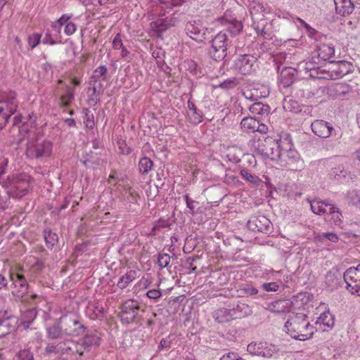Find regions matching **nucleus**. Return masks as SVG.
I'll use <instances>...</instances> for the list:
<instances>
[{"mask_svg":"<svg viewBox=\"0 0 360 360\" xmlns=\"http://www.w3.org/2000/svg\"><path fill=\"white\" fill-rule=\"evenodd\" d=\"M225 28L217 33L210 41V46L207 53L210 58L215 61H221L227 56L228 48L231 44L230 37H236L243 30L241 21L225 18L219 19Z\"/></svg>","mask_w":360,"mask_h":360,"instance_id":"1","label":"nucleus"},{"mask_svg":"<svg viewBox=\"0 0 360 360\" xmlns=\"http://www.w3.org/2000/svg\"><path fill=\"white\" fill-rule=\"evenodd\" d=\"M284 328L292 338L300 341L311 339L315 332L314 326L310 323L308 316L302 312L290 313Z\"/></svg>","mask_w":360,"mask_h":360,"instance_id":"2","label":"nucleus"},{"mask_svg":"<svg viewBox=\"0 0 360 360\" xmlns=\"http://www.w3.org/2000/svg\"><path fill=\"white\" fill-rule=\"evenodd\" d=\"M289 134H285L283 139H276L272 136L256 138L252 139V146L257 155L264 160L276 161L279 158V151L285 141L288 140Z\"/></svg>","mask_w":360,"mask_h":360,"instance_id":"3","label":"nucleus"},{"mask_svg":"<svg viewBox=\"0 0 360 360\" xmlns=\"http://www.w3.org/2000/svg\"><path fill=\"white\" fill-rule=\"evenodd\" d=\"M297 20L305 29L307 36L316 41V50L318 54L317 60L326 61L335 56V46L333 43L328 41L326 35L311 27L302 19L298 18Z\"/></svg>","mask_w":360,"mask_h":360,"instance_id":"4","label":"nucleus"},{"mask_svg":"<svg viewBox=\"0 0 360 360\" xmlns=\"http://www.w3.org/2000/svg\"><path fill=\"white\" fill-rule=\"evenodd\" d=\"M292 147V139L289 135V139L283 146L281 148L279 151V158L276 160L279 161L280 165L292 171H300L304 167V161L300 158L298 152Z\"/></svg>","mask_w":360,"mask_h":360,"instance_id":"5","label":"nucleus"},{"mask_svg":"<svg viewBox=\"0 0 360 360\" xmlns=\"http://www.w3.org/2000/svg\"><path fill=\"white\" fill-rule=\"evenodd\" d=\"M53 144L50 141L34 136L26 144L25 155L29 160H43L51 156Z\"/></svg>","mask_w":360,"mask_h":360,"instance_id":"6","label":"nucleus"},{"mask_svg":"<svg viewBox=\"0 0 360 360\" xmlns=\"http://www.w3.org/2000/svg\"><path fill=\"white\" fill-rule=\"evenodd\" d=\"M66 337H75L83 335L86 328L82 324L76 314L70 313L58 319Z\"/></svg>","mask_w":360,"mask_h":360,"instance_id":"7","label":"nucleus"},{"mask_svg":"<svg viewBox=\"0 0 360 360\" xmlns=\"http://www.w3.org/2000/svg\"><path fill=\"white\" fill-rule=\"evenodd\" d=\"M140 311L139 302L134 299H129L121 304L119 316L124 324L138 323L141 319Z\"/></svg>","mask_w":360,"mask_h":360,"instance_id":"8","label":"nucleus"},{"mask_svg":"<svg viewBox=\"0 0 360 360\" xmlns=\"http://www.w3.org/2000/svg\"><path fill=\"white\" fill-rule=\"evenodd\" d=\"M9 278L14 288L13 294L15 296L18 297L28 296L30 285L22 268H18L16 271L11 272Z\"/></svg>","mask_w":360,"mask_h":360,"instance_id":"9","label":"nucleus"},{"mask_svg":"<svg viewBox=\"0 0 360 360\" xmlns=\"http://www.w3.org/2000/svg\"><path fill=\"white\" fill-rule=\"evenodd\" d=\"M236 70L243 75H251L258 68L257 59L250 54L239 55L233 61Z\"/></svg>","mask_w":360,"mask_h":360,"instance_id":"10","label":"nucleus"},{"mask_svg":"<svg viewBox=\"0 0 360 360\" xmlns=\"http://www.w3.org/2000/svg\"><path fill=\"white\" fill-rule=\"evenodd\" d=\"M247 351L251 355L271 358L278 353L279 348L277 345L267 342H251L248 345Z\"/></svg>","mask_w":360,"mask_h":360,"instance_id":"11","label":"nucleus"},{"mask_svg":"<svg viewBox=\"0 0 360 360\" xmlns=\"http://www.w3.org/2000/svg\"><path fill=\"white\" fill-rule=\"evenodd\" d=\"M311 129L316 136L322 139H327L330 136L339 139L342 136L340 130H337L330 122L323 120H314L311 124Z\"/></svg>","mask_w":360,"mask_h":360,"instance_id":"12","label":"nucleus"},{"mask_svg":"<svg viewBox=\"0 0 360 360\" xmlns=\"http://www.w3.org/2000/svg\"><path fill=\"white\" fill-rule=\"evenodd\" d=\"M247 227L252 231L270 234L273 230L271 221L264 215H252L247 222Z\"/></svg>","mask_w":360,"mask_h":360,"instance_id":"13","label":"nucleus"},{"mask_svg":"<svg viewBox=\"0 0 360 360\" xmlns=\"http://www.w3.org/2000/svg\"><path fill=\"white\" fill-rule=\"evenodd\" d=\"M297 70L304 72L307 77L311 78H324L323 72L321 70L320 60L312 57L309 60H304L297 64Z\"/></svg>","mask_w":360,"mask_h":360,"instance_id":"14","label":"nucleus"},{"mask_svg":"<svg viewBox=\"0 0 360 360\" xmlns=\"http://www.w3.org/2000/svg\"><path fill=\"white\" fill-rule=\"evenodd\" d=\"M328 72H330L332 79H338L351 73L354 70V65L352 63L346 60H330Z\"/></svg>","mask_w":360,"mask_h":360,"instance_id":"15","label":"nucleus"},{"mask_svg":"<svg viewBox=\"0 0 360 360\" xmlns=\"http://www.w3.org/2000/svg\"><path fill=\"white\" fill-rule=\"evenodd\" d=\"M240 127L243 132L248 134L258 131L261 134H266L268 131V127L262 123L259 118L255 117H245L240 122Z\"/></svg>","mask_w":360,"mask_h":360,"instance_id":"16","label":"nucleus"},{"mask_svg":"<svg viewBox=\"0 0 360 360\" xmlns=\"http://www.w3.org/2000/svg\"><path fill=\"white\" fill-rule=\"evenodd\" d=\"M18 319L6 311H0V335L5 336L14 331Z\"/></svg>","mask_w":360,"mask_h":360,"instance_id":"17","label":"nucleus"},{"mask_svg":"<svg viewBox=\"0 0 360 360\" xmlns=\"http://www.w3.org/2000/svg\"><path fill=\"white\" fill-rule=\"evenodd\" d=\"M207 28L200 21H188L185 25L186 34L192 39L201 42L206 39Z\"/></svg>","mask_w":360,"mask_h":360,"instance_id":"18","label":"nucleus"},{"mask_svg":"<svg viewBox=\"0 0 360 360\" xmlns=\"http://www.w3.org/2000/svg\"><path fill=\"white\" fill-rule=\"evenodd\" d=\"M0 107L11 115H13L18 108L16 94L15 91L8 90L0 94Z\"/></svg>","mask_w":360,"mask_h":360,"instance_id":"19","label":"nucleus"},{"mask_svg":"<svg viewBox=\"0 0 360 360\" xmlns=\"http://www.w3.org/2000/svg\"><path fill=\"white\" fill-rule=\"evenodd\" d=\"M351 91L350 85L343 82L333 83L328 85L326 89V94L333 98H344Z\"/></svg>","mask_w":360,"mask_h":360,"instance_id":"20","label":"nucleus"},{"mask_svg":"<svg viewBox=\"0 0 360 360\" xmlns=\"http://www.w3.org/2000/svg\"><path fill=\"white\" fill-rule=\"evenodd\" d=\"M336 12L346 16L350 15L355 8H360V0H333Z\"/></svg>","mask_w":360,"mask_h":360,"instance_id":"21","label":"nucleus"},{"mask_svg":"<svg viewBox=\"0 0 360 360\" xmlns=\"http://www.w3.org/2000/svg\"><path fill=\"white\" fill-rule=\"evenodd\" d=\"M8 179L11 180V184L4 188L7 189V194L9 197L20 198L27 192V188L23 187L22 183L13 175L8 176Z\"/></svg>","mask_w":360,"mask_h":360,"instance_id":"22","label":"nucleus"},{"mask_svg":"<svg viewBox=\"0 0 360 360\" xmlns=\"http://www.w3.org/2000/svg\"><path fill=\"white\" fill-rule=\"evenodd\" d=\"M176 20L173 18H160L150 23L152 30L157 33V36L160 37L163 32L171 27H174Z\"/></svg>","mask_w":360,"mask_h":360,"instance_id":"23","label":"nucleus"},{"mask_svg":"<svg viewBox=\"0 0 360 360\" xmlns=\"http://www.w3.org/2000/svg\"><path fill=\"white\" fill-rule=\"evenodd\" d=\"M297 73V68L292 67L283 68L280 73V83L283 86V87H289L293 85Z\"/></svg>","mask_w":360,"mask_h":360,"instance_id":"24","label":"nucleus"},{"mask_svg":"<svg viewBox=\"0 0 360 360\" xmlns=\"http://www.w3.org/2000/svg\"><path fill=\"white\" fill-rule=\"evenodd\" d=\"M330 175L337 181L341 184H347L352 181L353 174L350 172L345 169L343 165H338L333 168Z\"/></svg>","mask_w":360,"mask_h":360,"instance_id":"25","label":"nucleus"},{"mask_svg":"<svg viewBox=\"0 0 360 360\" xmlns=\"http://www.w3.org/2000/svg\"><path fill=\"white\" fill-rule=\"evenodd\" d=\"M83 345L86 348V352H89L93 347H98L101 344V333L97 330H90L85 333L82 338Z\"/></svg>","mask_w":360,"mask_h":360,"instance_id":"26","label":"nucleus"},{"mask_svg":"<svg viewBox=\"0 0 360 360\" xmlns=\"http://www.w3.org/2000/svg\"><path fill=\"white\" fill-rule=\"evenodd\" d=\"M334 323V316L329 311H326L320 314L315 323L319 327V330L328 331L333 327Z\"/></svg>","mask_w":360,"mask_h":360,"instance_id":"27","label":"nucleus"},{"mask_svg":"<svg viewBox=\"0 0 360 360\" xmlns=\"http://www.w3.org/2000/svg\"><path fill=\"white\" fill-rule=\"evenodd\" d=\"M46 338L50 340L62 339L66 337L59 319H56L53 323H50L46 327Z\"/></svg>","mask_w":360,"mask_h":360,"instance_id":"28","label":"nucleus"},{"mask_svg":"<svg viewBox=\"0 0 360 360\" xmlns=\"http://www.w3.org/2000/svg\"><path fill=\"white\" fill-rule=\"evenodd\" d=\"M233 319H243L252 314V310L248 304L238 302L230 309Z\"/></svg>","mask_w":360,"mask_h":360,"instance_id":"29","label":"nucleus"},{"mask_svg":"<svg viewBox=\"0 0 360 360\" xmlns=\"http://www.w3.org/2000/svg\"><path fill=\"white\" fill-rule=\"evenodd\" d=\"M343 274L336 268L330 270L325 276V283L332 290L337 288L342 282Z\"/></svg>","mask_w":360,"mask_h":360,"instance_id":"30","label":"nucleus"},{"mask_svg":"<svg viewBox=\"0 0 360 360\" xmlns=\"http://www.w3.org/2000/svg\"><path fill=\"white\" fill-rule=\"evenodd\" d=\"M255 30L258 35H261L265 39L272 38V25L269 23L266 19H261L255 24Z\"/></svg>","mask_w":360,"mask_h":360,"instance_id":"31","label":"nucleus"},{"mask_svg":"<svg viewBox=\"0 0 360 360\" xmlns=\"http://www.w3.org/2000/svg\"><path fill=\"white\" fill-rule=\"evenodd\" d=\"M138 271L129 270L124 275L120 278L117 286L120 289L126 288L133 281L138 277Z\"/></svg>","mask_w":360,"mask_h":360,"instance_id":"32","label":"nucleus"},{"mask_svg":"<svg viewBox=\"0 0 360 360\" xmlns=\"http://www.w3.org/2000/svg\"><path fill=\"white\" fill-rule=\"evenodd\" d=\"M249 110L253 115L267 117L270 112V107L269 105L264 104L262 102H257L249 107Z\"/></svg>","mask_w":360,"mask_h":360,"instance_id":"33","label":"nucleus"},{"mask_svg":"<svg viewBox=\"0 0 360 360\" xmlns=\"http://www.w3.org/2000/svg\"><path fill=\"white\" fill-rule=\"evenodd\" d=\"M214 320L220 323L229 322L233 319L230 309L219 308L214 312Z\"/></svg>","mask_w":360,"mask_h":360,"instance_id":"34","label":"nucleus"},{"mask_svg":"<svg viewBox=\"0 0 360 360\" xmlns=\"http://www.w3.org/2000/svg\"><path fill=\"white\" fill-rule=\"evenodd\" d=\"M238 297H253L259 293L258 289L249 283H242L237 290Z\"/></svg>","mask_w":360,"mask_h":360,"instance_id":"35","label":"nucleus"},{"mask_svg":"<svg viewBox=\"0 0 360 360\" xmlns=\"http://www.w3.org/2000/svg\"><path fill=\"white\" fill-rule=\"evenodd\" d=\"M37 313L36 309L34 308L28 309L22 312L21 315L20 323L25 329L29 328L30 324L34 321L37 317Z\"/></svg>","mask_w":360,"mask_h":360,"instance_id":"36","label":"nucleus"},{"mask_svg":"<svg viewBox=\"0 0 360 360\" xmlns=\"http://www.w3.org/2000/svg\"><path fill=\"white\" fill-rule=\"evenodd\" d=\"M43 235L46 247L49 249L52 250L58 243V235L53 232L50 229H45L43 231Z\"/></svg>","mask_w":360,"mask_h":360,"instance_id":"37","label":"nucleus"},{"mask_svg":"<svg viewBox=\"0 0 360 360\" xmlns=\"http://www.w3.org/2000/svg\"><path fill=\"white\" fill-rule=\"evenodd\" d=\"M286 302L283 300H278L271 302L266 303V309L274 313H283L286 311Z\"/></svg>","mask_w":360,"mask_h":360,"instance_id":"38","label":"nucleus"},{"mask_svg":"<svg viewBox=\"0 0 360 360\" xmlns=\"http://www.w3.org/2000/svg\"><path fill=\"white\" fill-rule=\"evenodd\" d=\"M283 108L286 112L297 114L301 112V107L298 102L292 98H285L283 102Z\"/></svg>","mask_w":360,"mask_h":360,"instance_id":"39","label":"nucleus"},{"mask_svg":"<svg viewBox=\"0 0 360 360\" xmlns=\"http://www.w3.org/2000/svg\"><path fill=\"white\" fill-rule=\"evenodd\" d=\"M328 205V202L314 200L311 202V210L315 214L321 215L327 212L326 207Z\"/></svg>","mask_w":360,"mask_h":360,"instance_id":"40","label":"nucleus"},{"mask_svg":"<svg viewBox=\"0 0 360 360\" xmlns=\"http://www.w3.org/2000/svg\"><path fill=\"white\" fill-rule=\"evenodd\" d=\"M154 163L153 160L148 157H143L139 162V172L142 175H146L153 169Z\"/></svg>","mask_w":360,"mask_h":360,"instance_id":"41","label":"nucleus"},{"mask_svg":"<svg viewBox=\"0 0 360 360\" xmlns=\"http://www.w3.org/2000/svg\"><path fill=\"white\" fill-rule=\"evenodd\" d=\"M58 345L60 355L72 354V346L75 345V341L71 339H65L58 342Z\"/></svg>","mask_w":360,"mask_h":360,"instance_id":"42","label":"nucleus"},{"mask_svg":"<svg viewBox=\"0 0 360 360\" xmlns=\"http://www.w3.org/2000/svg\"><path fill=\"white\" fill-rule=\"evenodd\" d=\"M74 89L67 88L65 94L60 96V106L63 108L70 106L72 101L74 100Z\"/></svg>","mask_w":360,"mask_h":360,"instance_id":"43","label":"nucleus"},{"mask_svg":"<svg viewBox=\"0 0 360 360\" xmlns=\"http://www.w3.org/2000/svg\"><path fill=\"white\" fill-rule=\"evenodd\" d=\"M108 73V69L105 65H100L94 71V74L90 77V83H97L101 77L105 79L106 75Z\"/></svg>","mask_w":360,"mask_h":360,"instance_id":"44","label":"nucleus"},{"mask_svg":"<svg viewBox=\"0 0 360 360\" xmlns=\"http://www.w3.org/2000/svg\"><path fill=\"white\" fill-rule=\"evenodd\" d=\"M160 3L161 10L166 11L174 6H179L184 2V0H158Z\"/></svg>","mask_w":360,"mask_h":360,"instance_id":"45","label":"nucleus"},{"mask_svg":"<svg viewBox=\"0 0 360 360\" xmlns=\"http://www.w3.org/2000/svg\"><path fill=\"white\" fill-rule=\"evenodd\" d=\"M248 7L252 18H254V15L259 14L264 11L263 5H262L259 1L255 0H248Z\"/></svg>","mask_w":360,"mask_h":360,"instance_id":"46","label":"nucleus"},{"mask_svg":"<svg viewBox=\"0 0 360 360\" xmlns=\"http://www.w3.org/2000/svg\"><path fill=\"white\" fill-rule=\"evenodd\" d=\"M240 174L243 179L254 185H258L261 181V179L259 178V176L250 173L245 169H240Z\"/></svg>","mask_w":360,"mask_h":360,"instance_id":"47","label":"nucleus"},{"mask_svg":"<svg viewBox=\"0 0 360 360\" xmlns=\"http://www.w3.org/2000/svg\"><path fill=\"white\" fill-rule=\"evenodd\" d=\"M348 202L353 205H360V190L354 189L347 193Z\"/></svg>","mask_w":360,"mask_h":360,"instance_id":"48","label":"nucleus"},{"mask_svg":"<svg viewBox=\"0 0 360 360\" xmlns=\"http://www.w3.org/2000/svg\"><path fill=\"white\" fill-rule=\"evenodd\" d=\"M7 164L8 160L6 159H3L0 161V185H1L2 187L11 185L10 184L11 181L10 179H8V177L5 180L2 178L3 175L6 173Z\"/></svg>","mask_w":360,"mask_h":360,"instance_id":"49","label":"nucleus"},{"mask_svg":"<svg viewBox=\"0 0 360 360\" xmlns=\"http://www.w3.org/2000/svg\"><path fill=\"white\" fill-rule=\"evenodd\" d=\"M238 84V81L236 77H232L225 79L224 82L219 84V86L224 89H231Z\"/></svg>","mask_w":360,"mask_h":360,"instance_id":"50","label":"nucleus"},{"mask_svg":"<svg viewBox=\"0 0 360 360\" xmlns=\"http://www.w3.org/2000/svg\"><path fill=\"white\" fill-rule=\"evenodd\" d=\"M44 354L46 355H60L58 342H50L44 348Z\"/></svg>","mask_w":360,"mask_h":360,"instance_id":"51","label":"nucleus"},{"mask_svg":"<svg viewBox=\"0 0 360 360\" xmlns=\"http://www.w3.org/2000/svg\"><path fill=\"white\" fill-rule=\"evenodd\" d=\"M16 357L18 360H34V354L30 349L20 350Z\"/></svg>","mask_w":360,"mask_h":360,"instance_id":"52","label":"nucleus"},{"mask_svg":"<svg viewBox=\"0 0 360 360\" xmlns=\"http://www.w3.org/2000/svg\"><path fill=\"white\" fill-rule=\"evenodd\" d=\"M117 145L120 150V153L125 155H129L132 150L131 148L127 146L125 140L120 139L117 141Z\"/></svg>","mask_w":360,"mask_h":360,"instance_id":"53","label":"nucleus"},{"mask_svg":"<svg viewBox=\"0 0 360 360\" xmlns=\"http://www.w3.org/2000/svg\"><path fill=\"white\" fill-rule=\"evenodd\" d=\"M170 262V256L167 253H159L158 264L161 269L167 267Z\"/></svg>","mask_w":360,"mask_h":360,"instance_id":"54","label":"nucleus"},{"mask_svg":"<svg viewBox=\"0 0 360 360\" xmlns=\"http://www.w3.org/2000/svg\"><path fill=\"white\" fill-rule=\"evenodd\" d=\"M346 288L353 295L360 296V281L358 282H347Z\"/></svg>","mask_w":360,"mask_h":360,"instance_id":"55","label":"nucleus"},{"mask_svg":"<svg viewBox=\"0 0 360 360\" xmlns=\"http://www.w3.org/2000/svg\"><path fill=\"white\" fill-rule=\"evenodd\" d=\"M342 212L339 210L338 211H336L335 212L332 213V215L330 216V218L329 220L335 226H340V225L342 223Z\"/></svg>","mask_w":360,"mask_h":360,"instance_id":"56","label":"nucleus"},{"mask_svg":"<svg viewBox=\"0 0 360 360\" xmlns=\"http://www.w3.org/2000/svg\"><path fill=\"white\" fill-rule=\"evenodd\" d=\"M86 351V348L84 347V345H83V340L82 338L80 339L79 341L75 342V345L72 346V354H79L80 356L83 355L84 352Z\"/></svg>","mask_w":360,"mask_h":360,"instance_id":"57","label":"nucleus"},{"mask_svg":"<svg viewBox=\"0 0 360 360\" xmlns=\"http://www.w3.org/2000/svg\"><path fill=\"white\" fill-rule=\"evenodd\" d=\"M184 199L186 202V207L190 210L191 214L193 215L195 205H198V202L191 199L188 194L184 195Z\"/></svg>","mask_w":360,"mask_h":360,"instance_id":"58","label":"nucleus"},{"mask_svg":"<svg viewBox=\"0 0 360 360\" xmlns=\"http://www.w3.org/2000/svg\"><path fill=\"white\" fill-rule=\"evenodd\" d=\"M187 105H188V108L193 112V115L195 116V123H199L201 122V115L198 112V109L195 105V103L188 100V103H187Z\"/></svg>","mask_w":360,"mask_h":360,"instance_id":"59","label":"nucleus"},{"mask_svg":"<svg viewBox=\"0 0 360 360\" xmlns=\"http://www.w3.org/2000/svg\"><path fill=\"white\" fill-rule=\"evenodd\" d=\"M70 16L67 15H63L53 25V27L54 29H60L63 25H66L68 22H70L69 20Z\"/></svg>","mask_w":360,"mask_h":360,"instance_id":"60","label":"nucleus"},{"mask_svg":"<svg viewBox=\"0 0 360 360\" xmlns=\"http://www.w3.org/2000/svg\"><path fill=\"white\" fill-rule=\"evenodd\" d=\"M41 34L38 33H34L28 37V44L31 49L36 47L40 41Z\"/></svg>","mask_w":360,"mask_h":360,"instance_id":"61","label":"nucleus"},{"mask_svg":"<svg viewBox=\"0 0 360 360\" xmlns=\"http://www.w3.org/2000/svg\"><path fill=\"white\" fill-rule=\"evenodd\" d=\"M11 116L10 114L4 110L2 107H0V130L4 127Z\"/></svg>","mask_w":360,"mask_h":360,"instance_id":"62","label":"nucleus"},{"mask_svg":"<svg viewBox=\"0 0 360 360\" xmlns=\"http://www.w3.org/2000/svg\"><path fill=\"white\" fill-rule=\"evenodd\" d=\"M264 290L268 292H276L278 290L279 285L276 282L264 283L262 285Z\"/></svg>","mask_w":360,"mask_h":360,"instance_id":"63","label":"nucleus"},{"mask_svg":"<svg viewBox=\"0 0 360 360\" xmlns=\"http://www.w3.org/2000/svg\"><path fill=\"white\" fill-rule=\"evenodd\" d=\"M343 280L345 283L347 282H358L360 281V272L356 271L355 276L347 275V270L343 274Z\"/></svg>","mask_w":360,"mask_h":360,"instance_id":"64","label":"nucleus"}]
</instances>
